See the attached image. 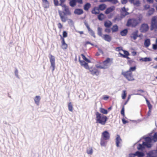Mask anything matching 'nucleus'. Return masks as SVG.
Returning <instances> with one entry per match:
<instances>
[{
    "instance_id": "nucleus-5",
    "label": "nucleus",
    "mask_w": 157,
    "mask_h": 157,
    "mask_svg": "<svg viewBox=\"0 0 157 157\" xmlns=\"http://www.w3.org/2000/svg\"><path fill=\"white\" fill-rule=\"evenodd\" d=\"M110 138V134L108 131L106 130L103 132L101 134V139L100 144L102 146H105L107 143L106 140Z\"/></svg>"
},
{
    "instance_id": "nucleus-23",
    "label": "nucleus",
    "mask_w": 157,
    "mask_h": 157,
    "mask_svg": "<svg viewBox=\"0 0 157 157\" xmlns=\"http://www.w3.org/2000/svg\"><path fill=\"white\" fill-rule=\"evenodd\" d=\"M151 44L150 40L149 38L145 40L144 41V45L146 48L148 47Z\"/></svg>"
},
{
    "instance_id": "nucleus-50",
    "label": "nucleus",
    "mask_w": 157,
    "mask_h": 157,
    "mask_svg": "<svg viewBox=\"0 0 157 157\" xmlns=\"http://www.w3.org/2000/svg\"><path fill=\"white\" fill-rule=\"evenodd\" d=\"M115 50L118 51H123L124 50L123 49L122 47L120 46L116 48Z\"/></svg>"
},
{
    "instance_id": "nucleus-16",
    "label": "nucleus",
    "mask_w": 157,
    "mask_h": 157,
    "mask_svg": "<svg viewBox=\"0 0 157 157\" xmlns=\"http://www.w3.org/2000/svg\"><path fill=\"white\" fill-rule=\"evenodd\" d=\"M107 7L106 5L104 3H102L99 4L97 7L98 9V11H103Z\"/></svg>"
},
{
    "instance_id": "nucleus-59",
    "label": "nucleus",
    "mask_w": 157,
    "mask_h": 157,
    "mask_svg": "<svg viewBox=\"0 0 157 157\" xmlns=\"http://www.w3.org/2000/svg\"><path fill=\"white\" fill-rule=\"evenodd\" d=\"M150 6L149 5H146L144 6V9L145 10H147L150 8Z\"/></svg>"
},
{
    "instance_id": "nucleus-3",
    "label": "nucleus",
    "mask_w": 157,
    "mask_h": 157,
    "mask_svg": "<svg viewBox=\"0 0 157 157\" xmlns=\"http://www.w3.org/2000/svg\"><path fill=\"white\" fill-rule=\"evenodd\" d=\"M136 69V66H135L131 67L129 70L126 71L122 72L121 74L123 75L128 81H132L135 80L132 74V71H134Z\"/></svg>"
},
{
    "instance_id": "nucleus-12",
    "label": "nucleus",
    "mask_w": 157,
    "mask_h": 157,
    "mask_svg": "<svg viewBox=\"0 0 157 157\" xmlns=\"http://www.w3.org/2000/svg\"><path fill=\"white\" fill-rule=\"evenodd\" d=\"M101 37L105 40L109 42H110L112 40L111 37L109 35L107 34L103 35Z\"/></svg>"
},
{
    "instance_id": "nucleus-6",
    "label": "nucleus",
    "mask_w": 157,
    "mask_h": 157,
    "mask_svg": "<svg viewBox=\"0 0 157 157\" xmlns=\"http://www.w3.org/2000/svg\"><path fill=\"white\" fill-rule=\"evenodd\" d=\"M150 30H154L155 32H157V17L154 16L152 17L151 20Z\"/></svg>"
},
{
    "instance_id": "nucleus-17",
    "label": "nucleus",
    "mask_w": 157,
    "mask_h": 157,
    "mask_svg": "<svg viewBox=\"0 0 157 157\" xmlns=\"http://www.w3.org/2000/svg\"><path fill=\"white\" fill-rule=\"evenodd\" d=\"M140 62H147L151 61L152 59L150 57H145L144 58H141L139 59Z\"/></svg>"
},
{
    "instance_id": "nucleus-57",
    "label": "nucleus",
    "mask_w": 157,
    "mask_h": 157,
    "mask_svg": "<svg viewBox=\"0 0 157 157\" xmlns=\"http://www.w3.org/2000/svg\"><path fill=\"white\" fill-rule=\"evenodd\" d=\"M122 121L123 124H125L128 122V121L125 120L124 118L122 119Z\"/></svg>"
},
{
    "instance_id": "nucleus-61",
    "label": "nucleus",
    "mask_w": 157,
    "mask_h": 157,
    "mask_svg": "<svg viewBox=\"0 0 157 157\" xmlns=\"http://www.w3.org/2000/svg\"><path fill=\"white\" fill-rule=\"evenodd\" d=\"M67 44H65L63 45H62V48L63 49H66L67 48Z\"/></svg>"
},
{
    "instance_id": "nucleus-37",
    "label": "nucleus",
    "mask_w": 157,
    "mask_h": 157,
    "mask_svg": "<svg viewBox=\"0 0 157 157\" xmlns=\"http://www.w3.org/2000/svg\"><path fill=\"white\" fill-rule=\"evenodd\" d=\"M81 56L82 57L83 59L84 60L85 62H86L87 63H90L91 62L90 60L87 58L84 55V54H81Z\"/></svg>"
},
{
    "instance_id": "nucleus-31",
    "label": "nucleus",
    "mask_w": 157,
    "mask_h": 157,
    "mask_svg": "<svg viewBox=\"0 0 157 157\" xmlns=\"http://www.w3.org/2000/svg\"><path fill=\"white\" fill-rule=\"evenodd\" d=\"M136 154L138 157H143L145 155L144 153L142 151H137L136 152Z\"/></svg>"
},
{
    "instance_id": "nucleus-27",
    "label": "nucleus",
    "mask_w": 157,
    "mask_h": 157,
    "mask_svg": "<svg viewBox=\"0 0 157 157\" xmlns=\"http://www.w3.org/2000/svg\"><path fill=\"white\" fill-rule=\"evenodd\" d=\"M124 17H123L121 15L120 16L119 15H117L115 17L114 19L113 20V21L115 22L116 21H119L121 20V19Z\"/></svg>"
},
{
    "instance_id": "nucleus-33",
    "label": "nucleus",
    "mask_w": 157,
    "mask_h": 157,
    "mask_svg": "<svg viewBox=\"0 0 157 157\" xmlns=\"http://www.w3.org/2000/svg\"><path fill=\"white\" fill-rule=\"evenodd\" d=\"M98 19L100 21H102L105 18V15L103 13H100L97 16Z\"/></svg>"
},
{
    "instance_id": "nucleus-51",
    "label": "nucleus",
    "mask_w": 157,
    "mask_h": 157,
    "mask_svg": "<svg viewBox=\"0 0 157 157\" xmlns=\"http://www.w3.org/2000/svg\"><path fill=\"white\" fill-rule=\"evenodd\" d=\"M15 74L16 76L18 78H19V75H18V71L17 69V68H15Z\"/></svg>"
},
{
    "instance_id": "nucleus-9",
    "label": "nucleus",
    "mask_w": 157,
    "mask_h": 157,
    "mask_svg": "<svg viewBox=\"0 0 157 157\" xmlns=\"http://www.w3.org/2000/svg\"><path fill=\"white\" fill-rule=\"evenodd\" d=\"M149 157H157V150L150 151L147 153Z\"/></svg>"
},
{
    "instance_id": "nucleus-2",
    "label": "nucleus",
    "mask_w": 157,
    "mask_h": 157,
    "mask_svg": "<svg viewBox=\"0 0 157 157\" xmlns=\"http://www.w3.org/2000/svg\"><path fill=\"white\" fill-rule=\"evenodd\" d=\"M95 114L96 122L102 125H105L108 120V117L98 111L95 112Z\"/></svg>"
},
{
    "instance_id": "nucleus-42",
    "label": "nucleus",
    "mask_w": 157,
    "mask_h": 157,
    "mask_svg": "<svg viewBox=\"0 0 157 157\" xmlns=\"http://www.w3.org/2000/svg\"><path fill=\"white\" fill-rule=\"evenodd\" d=\"M133 4L134 6L138 7L140 6V2L139 0H136Z\"/></svg>"
},
{
    "instance_id": "nucleus-36",
    "label": "nucleus",
    "mask_w": 157,
    "mask_h": 157,
    "mask_svg": "<svg viewBox=\"0 0 157 157\" xmlns=\"http://www.w3.org/2000/svg\"><path fill=\"white\" fill-rule=\"evenodd\" d=\"M155 11V10L154 8H151L148 11V13H147V15L148 16L151 15L154 13Z\"/></svg>"
},
{
    "instance_id": "nucleus-45",
    "label": "nucleus",
    "mask_w": 157,
    "mask_h": 157,
    "mask_svg": "<svg viewBox=\"0 0 157 157\" xmlns=\"http://www.w3.org/2000/svg\"><path fill=\"white\" fill-rule=\"evenodd\" d=\"M96 67L98 68H100L103 69H106L108 68L107 67H105V66H102L101 65H98V64L96 65Z\"/></svg>"
},
{
    "instance_id": "nucleus-39",
    "label": "nucleus",
    "mask_w": 157,
    "mask_h": 157,
    "mask_svg": "<svg viewBox=\"0 0 157 157\" xmlns=\"http://www.w3.org/2000/svg\"><path fill=\"white\" fill-rule=\"evenodd\" d=\"M89 32L90 35L94 38H96V36L95 35V33L94 31L91 29L88 30Z\"/></svg>"
},
{
    "instance_id": "nucleus-54",
    "label": "nucleus",
    "mask_w": 157,
    "mask_h": 157,
    "mask_svg": "<svg viewBox=\"0 0 157 157\" xmlns=\"http://www.w3.org/2000/svg\"><path fill=\"white\" fill-rule=\"evenodd\" d=\"M130 98H131V95L129 94L128 96V98H127V100L124 103V105H126L127 104V102L129 101V100L130 99Z\"/></svg>"
},
{
    "instance_id": "nucleus-8",
    "label": "nucleus",
    "mask_w": 157,
    "mask_h": 157,
    "mask_svg": "<svg viewBox=\"0 0 157 157\" xmlns=\"http://www.w3.org/2000/svg\"><path fill=\"white\" fill-rule=\"evenodd\" d=\"M149 28V27L148 24L144 23L141 25L140 30L141 32L145 33L148 31Z\"/></svg>"
},
{
    "instance_id": "nucleus-7",
    "label": "nucleus",
    "mask_w": 157,
    "mask_h": 157,
    "mask_svg": "<svg viewBox=\"0 0 157 157\" xmlns=\"http://www.w3.org/2000/svg\"><path fill=\"white\" fill-rule=\"evenodd\" d=\"M48 57L51 64V67H52V71L53 72L54 71L55 68V57L51 54H49Z\"/></svg>"
},
{
    "instance_id": "nucleus-53",
    "label": "nucleus",
    "mask_w": 157,
    "mask_h": 157,
    "mask_svg": "<svg viewBox=\"0 0 157 157\" xmlns=\"http://www.w3.org/2000/svg\"><path fill=\"white\" fill-rule=\"evenodd\" d=\"M84 23L86 27L87 28L88 30L90 28V26H89L88 24L87 23V22L86 21H85L84 22Z\"/></svg>"
},
{
    "instance_id": "nucleus-29",
    "label": "nucleus",
    "mask_w": 157,
    "mask_h": 157,
    "mask_svg": "<svg viewBox=\"0 0 157 157\" xmlns=\"http://www.w3.org/2000/svg\"><path fill=\"white\" fill-rule=\"evenodd\" d=\"M143 144H144L145 147L147 148H150L152 146V144L151 143L144 142L143 141Z\"/></svg>"
},
{
    "instance_id": "nucleus-41",
    "label": "nucleus",
    "mask_w": 157,
    "mask_h": 157,
    "mask_svg": "<svg viewBox=\"0 0 157 157\" xmlns=\"http://www.w3.org/2000/svg\"><path fill=\"white\" fill-rule=\"evenodd\" d=\"M86 152L88 154L92 155L93 152V150L91 148H89L87 149L86 150Z\"/></svg>"
},
{
    "instance_id": "nucleus-26",
    "label": "nucleus",
    "mask_w": 157,
    "mask_h": 157,
    "mask_svg": "<svg viewBox=\"0 0 157 157\" xmlns=\"http://www.w3.org/2000/svg\"><path fill=\"white\" fill-rule=\"evenodd\" d=\"M69 1V5L72 7H75L76 5V0H68Z\"/></svg>"
},
{
    "instance_id": "nucleus-10",
    "label": "nucleus",
    "mask_w": 157,
    "mask_h": 157,
    "mask_svg": "<svg viewBox=\"0 0 157 157\" xmlns=\"http://www.w3.org/2000/svg\"><path fill=\"white\" fill-rule=\"evenodd\" d=\"M129 13L127 11L126 8L124 6L121 8V15L124 17L127 15H129Z\"/></svg>"
},
{
    "instance_id": "nucleus-18",
    "label": "nucleus",
    "mask_w": 157,
    "mask_h": 157,
    "mask_svg": "<svg viewBox=\"0 0 157 157\" xmlns=\"http://www.w3.org/2000/svg\"><path fill=\"white\" fill-rule=\"evenodd\" d=\"M42 5L44 8H48L49 7V2L47 0H42Z\"/></svg>"
},
{
    "instance_id": "nucleus-40",
    "label": "nucleus",
    "mask_w": 157,
    "mask_h": 157,
    "mask_svg": "<svg viewBox=\"0 0 157 157\" xmlns=\"http://www.w3.org/2000/svg\"><path fill=\"white\" fill-rule=\"evenodd\" d=\"M90 73L92 75H95L96 76H98L99 74V72L97 70L95 69L92 72H91Z\"/></svg>"
},
{
    "instance_id": "nucleus-28",
    "label": "nucleus",
    "mask_w": 157,
    "mask_h": 157,
    "mask_svg": "<svg viewBox=\"0 0 157 157\" xmlns=\"http://www.w3.org/2000/svg\"><path fill=\"white\" fill-rule=\"evenodd\" d=\"M100 112L101 113L103 114H107L108 113V110L103 108H100L99 109Z\"/></svg>"
},
{
    "instance_id": "nucleus-46",
    "label": "nucleus",
    "mask_w": 157,
    "mask_h": 157,
    "mask_svg": "<svg viewBox=\"0 0 157 157\" xmlns=\"http://www.w3.org/2000/svg\"><path fill=\"white\" fill-rule=\"evenodd\" d=\"M121 113L123 117H124L125 114H124V105H123L122 108V109L121 111Z\"/></svg>"
},
{
    "instance_id": "nucleus-38",
    "label": "nucleus",
    "mask_w": 157,
    "mask_h": 157,
    "mask_svg": "<svg viewBox=\"0 0 157 157\" xmlns=\"http://www.w3.org/2000/svg\"><path fill=\"white\" fill-rule=\"evenodd\" d=\"M153 140V142H155L157 141V132L154 133L153 136H152Z\"/></svg>"
},
{
    "instance_id": "nucleus-43",
    "label": "nucleus",
    "mask_w": 157,
    "mask_h": 157,
    "mask_svg": "<svg viewBox=\"0 0 157 157\" xmlns=\"http://www.w3.org/2000/svg\"><path fill=\"white\" fill-rule=\"evenodd\" d=\"M68 110L71 112L72 111L73 107L72 105L71 102H69L68 104Z\"/></svg>"
},
{
    "instance_id": "nucleus-47",
    "label": "nucleus",
    "mask_w": 157,
    "mask_h": 157,
    "mask_svg": "<svg viewBox=\"0 0 157 157\" xmlns=\"http://www.w3.org/2000/svg\"><path fill=\"white\" fill-rule=\"evenodd\" d=\"M108 2H110L113 4H116L118 2V0H108Z\"/></svg>"
},
{
    "instance_id": "nucleus-1",
    "label": "nucleus",
    "mask_w": 157,
    "mask_h": 157,
    "mask_svg": "<svg viewBox=\"0 0 157 157\" xmlns=\"http://www.w3.org/2000/svg\"><path fill=\"white\" fill-rule=\"evenodd\" d=\"M54 4L55 6H60L63 8V11H62L60 10H58L59 14L62 21L63 22H65L67 20L66 16L70 15L71 14L69 7L65 4L63 3L65 2L66 0H53Z\"/></svg>"
},
{
    "instance_id": "nucleus-32",
    "label": "nucleus",
    "mask_w": 157,
    "mask_h": 157,
    "mask_svg": "<svg viewBox=\"0 0 157 157\" xmlns=\"http://www.w3.org/2000/svg\"><path fill=\"white\" fill-rule=\"evenodd\" d=\"M145 141L144 142L151 143L153 141V140L152 139V137H147L144 139Z\"/></svg>"
},
{
    "instance_id": "nucleus-25",
    "label": "nucleus",
    "mask_w": 157,
    "mask_h": 157,
    "mask_svg": "<svg viewBox=\"0 0 157 157\" xmlns=\"http://www.w3.org/2000/svg\"><path fill=\"white\" fill-rule=\"evenodd\" d=\"M99 11H98V9L97 7H94L93 8L91 11L92 14L95 15L98 14L99 13Z\"/></svg>"
},
{
    "instance_id": "nucleus-52",
    "label": "nucleus",
    "mask_w": 157,
    "mask_h": 157,
    "mask_svg": "<svg viewBox=\"0 0 157 157\" xmlns=\"http://www.w3.org/2000/svg\"><path fill=\"white\" fill-rule=\"evenodd\" d=\"M63 38L66 37L67 36V33L66 31H64L63 33Z\"/></svg>"
},
{
    "instance_id": "nucleus-64",
    "label": "nucleus",
    "mask_w": 157,
    "mask_h": 157,
    "mask_svg": "<svg viewBox=\"0 0 157 157\" xmlns=\"http://www.w3.org/2000/svg\"><path fill=\"white\" fill-rule=\"evenodd\" d=\"M95 68H92V67H89V68L88 69H88L89 70L90 72L91 73L92 72L93 70H94Z\"/></svg>"
},
{
    "instance_id": "nucleus-56",
    "label": "nucleus",
    "mask_w": 157,
    "mask_h": 157,
    "mask_svg": "<svg viewBox=\"0 0 157 157\" xmlns=\"http://www.w3.org/2000/svg\"><path fill=\"white\" fill-rule=\"evenodd\" d=\"M135 62L134 60H128V63L129 64V65L131 66L132 65L133 62Z\"/></svg>"
},
{
    "instance_id": "nucleus-13",
    "label": "nucleus",
    "mask_w": 157,
    "mask_h": 157,
    "mask_svg": "<svg viewBox=\"0 0 157 157\" xmlns=\"http://www.w3.org/2000/svg\"><path fill=\"white\" fill-rule=\"evenodd\" d=\"M83 13L84 11L83 10L80 8L75 9L74 12L75 14L78 15H81Z\"/></svg>"
},
{
    "instance_id": "nucleus-60",
    "label": "nucleus",
    "mask_w": 157,
    "mask_h": 157,
    "mask_svg": "<svg viewBox=\"0 0 157 157\" xmlns=\"http://www.w3.org/2000/svg\"><path fill=\"white\" fill-rule=\"evenodd\" d=\"M105 31L106 33H109L111 32V29L109 28H106L105 29Z\"/></svg>"
},
{
    "instance_id": "nucleus-62",
    "label": "nucleus",
    "mask_w": 157,
    "mask_h": 157,
    "mask_svg": "<svg viewBox=\"0 0 157 157\" xmlns=\"http://www.w3.org/2000/svg\"><path fill=\"white\" fill-rule=\"evenodd\" d=\"M109 98V97L107 95H104V96L103 99L105 100H107Z\"/></svg>"
},
{
    "instance_id": "nucleus-55",
    "label": "nucleus",
    "mask_w": 157,
    "mask_h": 157,
    "mask_svg": "<svg viewBox=\"0 0 157 157\" xmlns=\"http://www.w3.org/2000/svg\"><path fill=\"white\" fill-rule=\"evenodd\" d=\"M136 152L134 153H131L129 154V157H135L136 156Z\"/></svg>"
},
{
    "instance_id": "nucleus-22",
    "label": "nucleus",
    "mask_w": 157,
    "mask_h": 157,
    "mask_svg": "<svg viewBox=\"0 0 157 157\" xmlns=\"http://www.w3.org/2000/svg\"><path fill=\"white\" fill-rule=\"evenodd\" d=\"M128 29L126 28L122 30L120 32V34L122 36H126L128 33Z\"/></svg>"
},
{
    "instance_id": "nucleus-19",
    "label": "nucleus",
    "mask_w": 157,
    "mask_h": 157,
    "mask_svg": "<svg viewBox=\"0 0 157 157\" xmlns=\"http://www.w3.org/2000/svg\"><path fill=\"white\" fill-rule=\"evenodd\" d=\"M112 60V59H111L109 58H107L103 62V64L105 66V67H106L107 66L108 64L109 63L111 62V60ZM112 63V60L111 61Z\"/></svg>"
},
{
    "instance_id": "nucleus-44",
    "label": "nucleus",
    "mask_w": 157,
    "mask_h": 157,
    "mask_svg": "<svg viewBox=\"0 0 157 157\" xmlns=\"http://www.w3.org/2000/svg\"><path fill=\"white\" fill-rule=\"evenodd\" d=\"M126 96V91L124 90L123 91L122 94V98L123 99H124Z\"/></svg>"
},
{
    "instance_id": "nucleus-14",
    "label": "nucleus",
    "mask_w": 157,
    "mask_h": 157,
    "mask_svg": "<svg viewBox=\"0 0 157 157\" xmlns=\"http://www.w3.org/2000/svg\"><path fill=\"white\" fill-rule=\"evenodd\" d=\"M122 141V139L120 137V135H117L116 138V144L117 147H120L119 144Z\"/></svg>"
},
{
    "instance_id": "nucleus-48",
    "label": "nucleus",
    "mask_w": 157,
    "mask_h": 157,
    "mask_svg": "<svg viewBox=\"0 0 157 157\" xmlns=\"http://www.w3.org/2000/svg\"><path fill=\"white\" fill-rule=\"evenodd\" d=\"M83 65L82 66L84 67L86 69H88L89 68V65L88 63L85 61L83 64H82Z\"/></svg>"
},
{
    "instance_id": "nucleus-20",
    "label": "nucleus",
    "mask_w": 157,
    "mask_h": 157,
    "mask_svg": "<svg viewBox=\"0 0 157 157\" xmlns=\"http://www.w3.org/2000/svg\"><path fill=\"white\" fill-rule=\"evenodd\" d=\"M111 29L112 33H116L118 31L119 27L117 24H115L112 26Z\"/></svg>"
},
{
    "instance_id": "nucleus-21",
    "label": "nucleus",
    "mask_w": 157,
    "mask_h": 157,
    "mask_svg": "<svg viewBox=\"0 0 157 157\" xmlns=\"http://www.w3.org/2000/svg\"><path fill=\"white\" fill-rule=\"evenodd\" d=\"M91 7V4L89 2H87L84 5L83 9L87 11Z\"/></svg>"
},
{
    "instance_id": "nucleus-63",
    "label": "nucleus",
    "mask_w": 157,
    "mask_h": 157,
    "mask_svg": "<svg viewBox=\"0 0 157 157\" xmlns=\"http://www.w3.org/2000/svg\"><path fill=\"white\" fill-rule=\"evenodd\" d=\"M128 2V0H121V2L122 4H126Z\"/></svg>"
},
{
    "instance_id": "nucleus-49",
    "label": "nucleus",
    "mask_w": 157,
    "mask_h": 157,
    "mask_svg": "<svg viewBox=\"0 0 157 157\" xmlns=\"http://www.w3.org/2000/svg\"><path fill=\"white\" fill-rule=\"evenodd\" d=\"M123 52L124 53V55L125 56H129L130 55L129 52L127 51L124 50H123Z\"/></svg>"
},
{
    "instance_id": "nucleus-24",
    "label": "nucleus",
    "mask_w": 157,
    "mask_h": 157,
    "mask_svg": "<svg viewBox=\"0 0 157 157\" xmlns=\"http://www.w3.org/2000/svg\"><path fill=\"white\" fill-rule=\"evenodd\" d=\"M112 25V22L110 21H105L104 22V25L106 28H110Z\"/></svg>"
},
{
    "instance_id": "nucleus-15",
    "label": "nucleus",
    "mask_w": 157,
    "mask_h": 157,
    "mask_svg": "<svg viewBox=\"0 0 157 157\" xmlns=\"http://www.w3.org/2000/svg\"><path fill=\"white\" fill-rule=\"evenodd\" d=\"M115 7L114 6H111L107 8L105 11L106 14H108L114 10Z\"/></svg>"
},
{
    "instance_id": "nucleus-58",
    "label": "nucleus",
    "mask_w": 157,
    "mask_h": 157,
    "mask_svg": "<svg viewBox=\"0 0 157 157\" xmlns=\"http://www.w3.org/2000/svg\"><path fill=\"white\" fill-rule=\"evenodd\" d=\"M152 48L155 50L157 49V44H152Z\"/></svg>"
},
{
    "instance_id": "nucleus-4",
    "label": "nucleus",
    "mask_w": 157,
    "mask_h": 157,
    "mask_svg": "<svg viewBox=\"0 0 157 157\" xmlns=\"http://www.w3.org/2000/svg\"><path fill=\"white\" fill-rule=\"evenodd\" d=\"M141 19L129 18L127 21L126 25L128 27L135 28L140 22Z\"/></svg>"
},
{
    "instance_id": "nucleus-11",
    "label": "nucleus",
    "mask_w": 157,
    "mask_h": 157,
    "mask_svg": "<svg viewBox=\"0 0 157 157\" xmlns=\"http://www.w3.org/2000/svg\"><path fill=\"white\" fill-rule=\"evenodd\" d=\"M138 33L139 31L138 30L133 32L130 36L131 38L133 39L134 40H136L138 37Z\"/></svg>"
},
{
    "instance_id": "nucleus-35",
    "label": "nucleus",
    "mask_w": 157,
    "mask_h": 157,
    "mask_svg": "<svg viewBox=\"0 0 157 157\" xmlns=\"http://www.w3.org/2000/svg\"><path fill=\"white\" fill-rule=\"evenodd\" d=\"M145 148V146L144 144H143V142L142 144H139L137 147V149L139 150H143Z\"/></svg>"
},
{
    "instance_id": "nucleus-34",
    "label": "nucleus",
    "mask_w": 157,
    "mask_h": 157,
    "mask_svg": "<svg viewBox=\"0 0 157 157\" xmlns=\"http://www.w3.org/2000/svg\"><path fill=\"white\" fill-rule=\"evenodd\" d=\"M102 28L99 27H98L97 29V34L99 36L101 37H102V36H103V35L102 34Z\"/></svg>"
},
{
    "instance_id": "nucleus-30",
    "label": "nucleus",
    "mask_w": 157,
    "mask_h": 157,
    "mask_svg": "<svg viewBox=\"0 0 157 157\" xmlns=\"http://www.w3.org/2000/svg\"><path fill=\"white\" fill-rule=\"evenodd\" d=\"M40 100V98L39 96H36L34 98L35 103L38 105H39V101Z\"/></svg>"
}]
</instances>
